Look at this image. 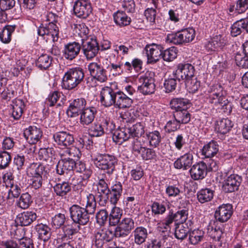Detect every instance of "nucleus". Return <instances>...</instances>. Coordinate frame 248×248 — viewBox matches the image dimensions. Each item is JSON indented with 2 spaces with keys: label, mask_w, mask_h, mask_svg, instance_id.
<instances>
[{
  "label": "nucleus",
  "mask_w": 248,
  "mask_h": 248,
  "mask_svg": "<svg viewBox=\"0 0 248 248\" xmlns=\"http://www.w3.org/2000/svg\"><path fill=\"white\" fill-rule=\"evenodd\" d=\"M58 16L56 14L50 12L47 16V19L49 21L47 24H43L38 27L37 33L39 35L45 38L46 40H52L54 42L58 41L59 39V29L56 24L57 22Z\"/></svg>",
  "instance_id": "nucleus-1"
},
{
  "label": "nucleus",
  "mask_w": 248,
  "mask_h": 248,
  "mask_svg": "<svg viewBox=\"0 0 248 248\" xmlns=\"http://www.w3.org/2000/svg\"><path fill=\"white\" fill-rule=\"evenodd\" d=\"M94 165L99 170H107L108 175L112 174L115 170L117 159L112 155L97 154L91 156Z\"/></svg>",
  "instance_id": "nucleus-2"
},
{
  "label": "nucleus",
  "mask_w": 248,
  "mask_h": 248,
  "mask_svg": "<svg viewBox=\"0 0 248 248\" xmlns=\"http://www.w3.org/2000/svg\"><path fill=\"white\" fill-rule=\"evenodd\" d=\"M84 78L83 70L79 67L69 69L62 78V87L63 88L70 90L75 88Z\"/></svg>",
  "instance_id": "nucleus-3"
},
{
  "label": "nucleus",
  "mask_w": 248,
  "mask_h": 248,
  "mask_svg": "<svg viewBox=\"0 0 248 248\" xmlns=\"http://www.w3.org/2000/svg\"><path fill=\"white\" fill-rule=\"evenodd\" d=\"M148 142H145L143 139H136L132 142V151L134 154L140 155L144 160L154 159L156 157L155 151L152 149L147 148Z\"/></svg>",
  "instance_id": "nucleus-4"
},
{
  "label": "nucleus",
  "mask_w": 248,
  "mask_h": 248,
  "mask_svg": "<svg viewBox=\"0 0 248 248\" xmlns=\"http://www.w3.org/2000/svg\"><path fill=\"white\" fill-rule=\"evenodd\" d=\"M155 74L154 72L147 71L140 76L138 90L144 95L151 94L155 93Z\"/></svg>",
  "instance_id": "nucleus-5"
},
{
  "label": "nucleus",
  "mask_w": 248,
  "mask_h": 248,
  "mask_svg": "<svg viewBox=\"0 0 248 248\" xmlns=\"http://www.w3.org/2000/svg\"><path fill=\"white\" fill-rule=\"evenodd\" d=\"M195 37V30L192 28L182 30L175 33L168 34L167 40L175 45L189 43Z\"/></svg>",
  "instance_id": "nucleus-6"
},
{
  "label": "nucleus",
  "mask_w": 248,
  "mask_h": 248,
  "mask_svg": "<svg viewBox=\"0 0 248 248\" xmlns=\"http://www.w3.org/2000/svg\"><path fill=\"white\" fill-rule=\"evenodd\" d=\"M98 182L97 183V190L99 194L98 198L99 199L98 202L101 206H105L108 199V195L110 192L108 183L109 179L106 173L100 174L98 177Z\"/></svg>",
  "instance_id": "nucleus-7"
},
{
  "label": "nucleus",
  "mask_w": 248,
  "mask_h": 248,
  "mask_svg": "<svg viewBox=\"0 0 248 248\" xmlns=\"http://www.w3.org/2000/svg\"><path fill=\"white\" fill-rule=\"evenodd\" d=\"M70 217L74 221L73 224L86 225L89 221L90 215L85 208L74 204L70 208Z\"/></svg>",
  "instance_id": "nucleus-8"
},
{
  "label": "nucleus",
  "mask_w": 248,
  "mask_h": 248,
  "mask_svg": "<svg viewBox=\"0 0 248 248\" xmlns=\"http://www.w3.org/2000/svg\"><path fill=\"white\" fill-rule=\"evenodd\" d=\"M23 134L29 143L33 145L30 148V152L34 153L36 150L34 144L40 141L43 137L42 130L36 125H30L24 130Z\"/></svg>",
  "instance_id": "nucleus-9"
},
{
  "label": "nucleus",
  "mask_w": 248,
  "mask_h": 248,
  "mask_svg": "<svg viewBox=\"0 0 248 248\" xmlns=\"http://www.w3.org/2000/svg\"><path fill=\"white\" fill-rule=\"evenodd\" d=\"M206 101L214 106L220 108L227 115H229L232 111V103L230 102L226 95L207 96Z\"/></svg>",
  "instance_id": "nucleus-10"
},
{
  "label": "nucleus",
  "mask_w": 248,
  "mask_h": 248,
  "mask_svg": "<svg viewBox=\"0 0 248 248\" xmlns=\"http://www.w3.org/2000/svg\"><path fill=\"white\" fill-rule=\"evenodd\" d=\"M81 49L86 58L90 60L96 56L100 47L96 38L91 37L81 42Z\"/></svg>",
  "instance_id": "nucleus-11"
},
{
  "label": "nucleus",
  "mask_w": 248,
  "mask_h": 248,
  "mask_svg": "<svg viewBox=\"0 0 248 248\" xmlns=\"http://www.w3.org/2000/svg\"><path fill=\"white\" fill-rule=\"evenodd\" d=\"M135 227L134 221L132 217H126L122 219L115 228L114 232L116 238L127 236Z\"/></svg>",
  "instance_id": "nucleus-12"
},
{
  "label": "nucleus",
  "mask_w": 248,
  "mask_h": 248,
  "mask_svg": "<svg viewBox=\"0 0 248 248\" xmlns=\"http://www.w3.org/2000/svg\"><path fill=\"white\" fill-rule=\"evenodd\" d=\"M88 69L91 76L100 82H105L108 79L107 70L100 63L92 62L88 65Z\"/></svg>",
  "instance_id": "nucleus-13"
},
{
  "label": "nucleus",
  "mask_w": 248,
  "mask_h": 248,
  "mask_svg": "<svg viewBox=\"0 0 248 248\" xmlns=\"http://www.w3.org/2000/svg\"><path fill=\"white\" fill-rule=\"evenodd\" d=\"M76 165L75 160L70 157H62L57 165L56 171L60 175H67L71 177L73 174V168Z\"/></svg>",
  "instance_id": "nucleus-14"
},
{
  "label": "nucleus",
  "mask_w": 248,
  "mask_h": 248,
  "mask_svg": "<svg viewBox=\"0 0 248 248\" xmlns=\"http://www.w3.org/2000/svg\"><path fill=\"white\" fill-rule=\"evenodd\" d=\"M194 72V67L191 64L180 63L178 65L177 69L173 71V75H175L178 81L181 79L186 80L195 76Z\"/></svg>",
  "instance_id": "nucleus-15"
},
{
  "label": "nucleus",
  "mask_w": 248,
  "mask_h": 248,
  "mask_svg": "<svg viewBox=\"0 0 248 248\" xmlns=\"http://www.w3.org/2000/svg\"><path fill=\"white\" fill-rule=\"evenodd\" d=\"M118 91L112 88L106 86L102 88L100 92V102L105 107H109L115 105Z\"/></svg>",
  "instance_id": "nucleus-16"
},
{
  "label": "nucleus",
  "mask_w": 248,
  "mask_h": 248,
  "mask_svg": "<svg viewBox=\"0 0 248 248\" xmlns=\"http://www.w3.org/2000/svg\"><path fill=\"white\" fill-rule=\"evenodd\" d=\"M75 15L78 17L86 18L92 13L91 3L87 0H78L73 7Z\"/></svg>",
  "instance_id": "nucleus-17"
},
{
  "label": "nucleus",
  "mask_w": 248,
  "mask_h": 248,
  "mask_svg": "<svg viewBox=\"0 0 248 248\" xmlns=\"http://www.w3.org/2000/svg\"><path fill=\"white\" fill-rule=\"evenodd\" d=\"M115 237L111 230L100 229L94 232L93 242L97 248H101L105 242L111 241Z\"/></svg>",
  "instance_id": "nucleus-18"
},
{
  "label": "nucleus",
  "mask_w": 248,
  "mask_h": 248,
  "mask_svg": "<svg viewBox=\"0 0 248 248\" xmlns=\"http://www.w3.org/2000/svg\"><path fill=\"white\" fill-rule=\"evenodd\" d=\"M87 104L85 98L81 97L72 101L66 110V113L69 117H75L80 114L85 108Z\"/></svg>",
  "instance_id": "nucleus-19"
},
{
  "label": "nucleus",
  "mask_w": 248,
  "mask_h": 248,
  "mask_svg": "<svg viewBox=\"0 0 248 248\" xmlns=\"http://www.w3.org/2000/svg\"><path fill=\"white\" fill-rule=\"evenodd\" d=\"M53 138L61 148L70 147L75 141L74 136L69 132L60 131L54 133Z\"/></svg>",
  "instance_id": "nucleus-20"
},
{
  "label": "nucleus",
  "mask_w": 248,
  "mask_h": 248,
  "mask_svg": "<svg viewBox=\"0 0 248 248\" xmlns=\"http://www.w3.org/2000/svg\"><path fill=\"white\" fill-rule=\"evenodd\" d=\"M164 48L161 45L155 44L147 45L144 48L148 63H155L162 57Z\"/></svg>",
  "instance_id": "nucleus-21"
},
{
  "label": "nucleus",
  "mask_w": 248,
  "mask_h": 248,
  "mask_svg": "<svg viewBox=\"0 0 248 248\" xmlns=\"http://www.w3.org/2000/svg\"><path fill=\"white\" fill-rule=\"evenodd\" d=\"M242 182V178L236 174L229 176L223 182V190L226 193H231L238 190Z\"/></svg>",
  "instance_id": "nucleus-22"
},
{
  "label": "nucleus",
  "mask_w": 248,
  "mask_h": 248,
  "mask_svg": "<svg viewBox=\"0 0 248 248\" xmlns=\"http://www.w3.org/2000/svg\"><path fill=\"white\" fill-rule=\"evenodd\" d=\"M232 204H223L216 210L215 217L217 221L223 223L228 221L232 214Z\"/></svg>",
  "instance_id": "nucleus-23"
},
{
  "label": "nucleus",
  "mask_w": 248,
  "mask_h": 248,
  "mask_svg": "<svg viewBox=\"0 0 248 248\" xmlns=\"http://www.w3.org/2000/svg\"><path fill=\"white\" fill-rule=\"evenodd\" d=\"M208 168L207 164L203 161L197 163L191 167L189 170L191 177L194 180L203 179L207 174Z\"/></svg>",
  "instance_id": "nucleus-24"
},
{
  "label": "nucleus",
  "mask_w": 248,
  "mask_h": 248,
  "mask_svg": "<svg viewBox=\"0 0 248 248\" xmlns=\"http://www.w3.org/2000/svg\"><path fill=\"white\" fill-rule=\"evenodd\" d=\"M193 163V155L191 152H188L180 156L174 162V167L177 169L186 170L192 167Z\"/></svg>",
  "instance_id": "nucleus-25"
},
{
  "label": "nucleus",
  "mask_w": 248,
  "mask_h": 248,
  "mask_svg": "<svg viewBox=\"0 0 248 248\" xmlns=\"http://www.w3.org/2000/svg\"><path fill=\"white\" fill-rule=\"evenodd\" d=\"M80 49L81 45L78 43H69L65 46L63 56L67 60H72L78 55Z\"/></svg>",
  "instance_id": "nucleus-26"
},
{
  "label": "nucleus",
  "mask_w": 248,
  "mask_h": 248,
  "mask_svg": "<svg viewBox=\"0 0 248 248\" xmlns=\"http://www.w3.org/2000/svg\"><path fill=\"white\" fill-rule=\"evenodd\" d=\"M97 112L96 108L94 107L85 108L80 114V123L83 125L91 124L93 121Z\"/></svg>",
  "instance_id": "nucleus-27"
},
{
  "label": "nucleus",
  "mask_w": 248,
  "mask_h": 248,
  "mask_svg": "<svg viewBox=\"0 0 248 248\" xmlns=\"http://www.w3.org/2000/svg\"><path fill=\"white\" fill-rule=\"evenodd\" d=\"M219 146L217 141L212 140L205 144L202 149V155L204 158H212L218 152Z\"/></svg>",
  "instance_id": "nucleus-28"
},
{
  "label": "nucleus",
  "mask_w": 248,
  "mask_h": 248,
  "mask_svg": "<svg viewBox=\"0 0 248 248\" xmlns=\"http://www.w3.org/2000/svg\"><path fill=\"white\" fill-rule=\"evenodd\" d=\"M114 107L119 108H129L133 104V99L121 91H118Z\"/></svg>",
  "instance_id": "nucleus-29"
},
{
  "label": "nucleus",
  "mask_w": 248,
  "mask_h": 248,
  "mask_svg": "<svg viewBox=\"0 0 248 248\" xmlns=\"http://www.w3.org/2000/svg\"><path fill=\"white\" fill-rule=\"evenodd\" d=\"M193 225L192 219L188 220L186 223L178 224L175 228V236L178 239H184L190 232L191 227Z\"/></svg>",
  "instance_id": "nucleus-30"
},
{
  "label": "nucleus",
  "mask_w": 248,
  "mask_h": 248,
  "mask_svg": "<svg viewBox=\"0 0 248 248\" xmlns=\"http://www.w3.org/2000/svg\"><path fill=\"white\" fill-rule=\"evenodd\" d=\"M36 215L33 212H24L16 217V221L21 226H28L36 219Z\"/></svg>",
  "instance_id": "nucleus-31"
},
{
  "label": "nucleus",
  "mask_w": 248,
  "mask_h": 248,
  "mask_svg": "<svg viewBox=\"0 0 248 248\" xmlns=\"http://www.w3.org/2000/svg\"><path fill=\"white\" fill-rule=\"evenodd\" d=\"M127 127H122L115 130L113 133V140L114 142L121 144L130 138Z\"/></svg>",
  "instance_id": "nucleus-32"
},
{
  "label": "nucleus",
  "mask_w": 248,
  "mask_h": 248,
  "mask_svg": "<svg viewBox=\"0 0 248 248\" xmlns=\"http://www.w3.org/2000/svg\"><path fill=\"white\" fill-rule=\"evenodd\" d=\"M205 232L199 229L190 230L188 234V242L192 245H198L204 239Z\"/></svg>",
  "instance_id": "nucleus-33"
},
{
  "label": "nucleus",
  "mask_w": 248,
  "mask_h": 248,
  "mask_svg": "<svg viewBox=\"0 0 248 248\" xmlns=\"http://www.w3.org/2000/svg\"><path fill=\"white\" fill-rule=\"evenodd\" d=\"M233 125L232 122L231 120L223 118L217 122L216 130L218 133L225 135L231 130Z\"/></svg>",
  "instance_id": "nucleus-34"
},
{
  "label": "nucleus",
  "mask_w": 248,
  "mask_h": 248,
  "mask_svg": "<svg viewBox=\"0 0 248 248\" xmlns=\"http://www.w3.org/2000/svg\"><path fill=\"white\" fill-rule=\"evenodd\" d=\"M11 106L12 109V117L15 120L19 119L22 116L25 108L24 102L21 99H15L12 101Z\"/></svg>",
  "instance_id": "nucleus-35"
},
{
  "label": "nucleus",
  "mask_w": 248,
  "mask_h": 248,
  "mask_svg": "<svg viewBox=\"0 0 248 248\" xmlns=\"http://www.w3.org/2000/svg\"><path fill=\"white\" fill-rule=\"evenodd\" d=\"M190 106V101L188 99L184 98H173L170 102V107L175 111L182 109H187L188 106Z\"/></svg>",
  "instance_id": "nucleus-36"
},
{
  "label": "nucleus",
  "mask_w": 248,
  "mask_h": 248,
  "mask_svg": "<svg viewBox=\"0 0 248 248\" xmlns=\"http://www.w3.org/2000/svg\"><path fill=\"white\" fill-rule=\"evenodd\" d=\"M134 242L138 245H141L145 242L148 236L147 230L142 226L137 227L133 232Z\"/></svg>",
  "instance_id": "nucleus-37"
},
{
  "label": "nucleus",
  "mask_w": 248,
  "mask_h": 248,
  "mask_svg": "<svg viewBox=\"0 0 248 248\" xmlns=\"http://www.w3.org/2000/svg\"><path fill=\"white\" fill-rule=\"evenodd\" d=\"M113 18L115 23L120 27H124L130 24L131 19L123 11H118L114 13Z\"/></svg>",
  "instance_id": "nucleus-38"
},
{
  "label": "nucleus",
  "mask_w": 248,
  "mask_h": 248,
  "mask_svg": "<svg viewBox=\"0 0 248 248\" xmlns=\"http://www.w3.org/2000/svg\"><path fill=\"white\" fill-rule=\"evenodd\" d=\"M191 115L187 109L178 110L173 112V117L179 123L186 124L191 119Z\"/></svg>",
  "instance_id": "nucleus-39"
},
{
  "label": "nucleus",
  "mask_w": 248,
  "mask_h": 248,
  "mask_svg": "<svg viewBox=\"0 0 248 248\" xmlns=\"http://www.w3.org/2000/svg\"><path fill=\"white\" fill-rule=\"evenodd\" d=\"M207 233L214 240L219 241L223 234V231L222 228L218 225V222L216 221L213 225L208 226Z\"/></svg>",
  "instance_id": "nucleus-40"
},
{
  "label": "nucleus",
  "mask_w": 248,
  "mask_h": 248,
  "mask_svg": "<svg viewBox=\"0 0 248 248\" xmlns=\"http://www.w3.org/2000/svg\"><path fill=\"white\" fill-rule=\"evenodd\" d=\"M214 194V190L208 188H203L198 192L197 198L199 202L203 203L211 201Z\"/></svg>",
  "instance_id": "nucleus-41"
},
{
  "label": "nucleus",
  "mask_w": 248,
  "mask_h": 248,
  "mask_svg": "<svg viewBox=\"0 0 248 248\" xmlns=\"http://www.w3.org/2000/svg\"><path fill=\"white\" fill-rule=\"evenodd\" d=\"M16 25H6L0 32V39L4 43H8L11 41L12 33L15 31Z\"/></svg>",
  "instance_id": "nucleus-42"
},
{
  "label": "nucleus",
  "mask_w": 248,
  "mask_h": 248,
  "mask_svg": "<svg viewBox=\"0 0 248 248\" xmlns=\"http://www.w3.org/2000/svg\"><path fill=\"white\" fill-rule=\"evenodd\" d=\"M53 188L57 195L63 197L71 191V186L68 182L64 181L56 184Z\"/></svg>",
  "instance_id": "nucleus-43"
},
{
  "label": "nucleus",
  "mask_w": 248,
  "mask_h": 248,
  "mask_svg": "<svg viewBox=\"0 0 248 248\" xmlns=\"http://www.w3.org/2000/svg\"><path fill=\"white\" fill-rule=\"evenodd\" d=\"M32 202L31 195L26 192L21 194L19 198L16 200V205L20 208L26 209L30 207Z\"/></svg>",
  "instance_id": "nucleus-44"
},
{
  "label": "nucleus",
  "mask_w": 248,
  "mask_h": 248,
  "mask_svg": "<svg viewBox=\"0 0 248 248\" xmlns=\"http://www.w3.org/2000/svg\"><path fill=\"white\" fill-rule=\"evenodd\" d=\"M74 167L77 172L82 174L81 177H82L83 180L88 179L93 173L92 170L89 167H87L85 163L80 161L76 163Z\"/></svg>",
  "instance_id": "nucleus-45"
},
{
  "label": "nucleus",
  "mask_w": 248,
  "mask_h": 248,
  "mask_svg": "<svg viewBox=\"0 0 248 248\" xmlns=\"http://www.w3.org/2000/svg\"><path fill=\"white\" fill-rule=\"evenodd\" d=\"M45 167L42 164H31L28 170V173L31 176L43 177L46 172Z\"/></svg>",
  "instance_id": "nucleus-46"
},
{
  "label": "nucleus",
  "mask_w": 248,
  "mask_h": 248,
  "mask_svg": "<svg viewBox=\"0 0 248 248\" xmlns=\"http://www.w3.org/2000/svg\"><path fill=\"white\" fill-rule=\"evenodd\" d=\"M123 214V210L119 207H114L109 216V224L111 226H116L120 222V219Z\"/></svg>",
  "instance_id": "nucleus-47"
},
{
  "label": "nucleus",
  "mask_w": 248,
  "mask_h": 248,
  "mask_svg": "<svg viewBox=\"0 0 248 248\" xmlns=\"http://www.w3.org/2000/svg\"><path fill=\"white\" fill-rule=\"evenodd\" d=\"M127 128L128 130L130 137H137L138 138V139L140 140L139 137H141L144 133V126L140 123H136ZM142 139L144 140V137L140 138V139Z\"/></svg>",
  "instance_id": "nucleus-48"
},
{
  "label": "nucleus",
  "mask_w": 248,
  "mask_h": 248,
  "mask_svg": "<svg viewBox=\"0 0 248 248\" xmlns=\"http://www.w3.org/2000/svg\"><path fill=\"white\" fill-rule=\"evenodd\" d=\"M0 93L2 100L6 102L9 101L16 95V87L14 85L9 84L2 89Z\"/></svg>",
  "instance_id": "nucleus-49"
},
{
  "label": "nucleus",
  "mask_w": 248,
  "mask_h": 248,
  "mask_svg": "<svg viewBox=\"0 0 248 248\" xmlns=\"http://www.w3.org/2000/svg\"><path fill=\"white\" fill-rule=\"evenodd\" d=\"M39 238L44 241H47L51 236L50 228L46 225L40 224L36 226Z\"/></svg>",
  "instance_id": "nucleus-50"
},
{
  "label": "nucleus",
  "mask_w": 248,
  "mask_h": 248,
  "mask_svg": "<svg viewBox=\"0 0 248 248\" xmlns=\"http://www.w3.org/2000/svg\"><path fill=\"white\" fill-rule=\"evenodd\" d=\"M55 151L53 148H44L40 149L38 152L40 160L51 162L55 155Z\"/></svg>",
  "instance_id": "nucleus-51"
},
{
  "label": "nucleus",
  "mask_w": 248,
  "mask_h": 248,
  "mask_svg": "<svg viewBox=\"0 0 248 248\" xmlns=\"http://www.w3.org/2000/svg\"><path fill=\"white\" fill-rule=\"evenodd\" d=\"M52 58L47 54H42L38 59L36 64L41 69H46L51 64Z\"/></svg>",
  "instance_id": "nucleus-52"
},
{
  "label": "nucleus",
  "mask_w": 248,
  "mask_h": 248,
  "mask_svg": "<svg viewBox=\"0 0 248 248\" xmlns=\"http://www.w3.org/2000/svg\"><path fill=\"white\" fill-rule=\"evenodd\" d=\"M75 31L78 36L80 38L81 42L91 38L88 36L89 30L84 23L76 24Z\"/></svg>",
  "instance_id": "nucleus-53"
},
{
  "label": "nucleus",
  "mask_w": 248,
  "mask_h": 248,
  "mask_svg": "<svg viewBox=\"0 0 248 248\" xmlns=\"http://www.w3.org/2000/svg\"><path fill=\"white\" fill-rule=\"evenodd\" d=\"M62 96V93L58 91H54L48 95L46 100V104L49 107H52L56 104L57 106H61V103L59 102Z\"/></svg>",
  "instance_id": "nucleus-54"
},
{
  "label": "nucleus",
  "mask_w": 248,
  "mask_h": 248,
  "mask_svg": "<svg viewBox=\"0 0 248 248\" xmlns=\"http://www.w3.org/2000/svg\"><path fill=\"white\" fill-rule=\"evenodd\" d=\"M185 84L190 93H195L200 88L201 82L196 77L194 76L186 80Z\"/></svg>",
  "instance_id": "nucleus-55"
},
{
  "label": "nucleus",
  "mask_w": 248,
  "mask_h": 248,
  "mask_svg": "<svg viewBox=\"0 0 248 248\" xmlns=\"http://www.w3.org/2000/svg\"><path fill=\"white\" fill-rule=\"evenodd\" d=\"M147 142L152 147H156L161 141V137L158 131H154L146 134Z\"/></svg>",
  "instance_id": "nucleus-56"
},
{
  "label": "nucleus",
  "mask_w": 248,
  "mask_h": 248,
  "mask_svg": "<svg viewBox=\"0 0 248 248\" xmlns=\"http://www.w3.org/2000/svg\"><path fill=\"white\" fill-rule=\"evenodd\" d=\"M246 22L243 19L237 21L233 24L231 27V34L233 37L240 35L242 32V29L245 30Z\"/></svg>",
  "instance_id": "nucleus-57"
},
{
  "label": "nucleus",
  "mask_w": 248,
  "mask_h": 248,
  "mask_svg": "<svg viewBox=\"0 0 248 248\" xmlns=\"http://www.w3.org/2000/svg\"><path fill=\"white\" fill-rule=\"evenodd\" d=\"M207 96L226 95V91L224 87L219 83H217L211 86L208 90Z\"/></svg>",
  "instance_id": "nucleus-58"
},
{
  "label": "nucleus",
  "mask_w": 248,
  "mask_h": 248,
  "mask_svg": "<svg viewBox=\"0 0 248 248\" xmlns=\"http://www.w3.org/2000/svg\"><path fill=\"white\" fill-rule=\"evenodd\" d=\"M177 80L178 78L175 75H173L167 79L165 80L164 87L166 93H170L174 91L177 86Z\"/></svg>",
  "instance_id": "nucleus-59"
},
{
  "label": "nucleus",
  "mask_w": 248,
  "mask_h": 248,
  "mask_svg": "<svg viewBox=\"0 0 248 248\" xmlns=\"http://www.w3.org/2000/svg\"><path fill=\"white\" fill-rule=\"evenodd\" d=\"M99 123L102 128H103L105 133L109 134L113 133L115 128V124L113 121H111L108 118H103Z\"/></svg>",
  "instance_id": "nucleus-60"
},
{
  "label": "nucleus",
  "mask_w": 248,
  "mask_h": 248,
  "mask_svg": "<svg viewBox=\"0 0 248 248\" xmlns=\"http://www.w3.org/2000/svg\"><path fill=\"white\" fill-rule=\"evenodd\" d=\"M177 50L175 47H171L162 51V58L165 61L170 62L177 57Z\"/></svg>",
  "instance_id": "nucleus-61"
},
{
  "label": "nucleus",
  "mask_w": 248,
  "mask_h": 248,
  "mask_svg": "<svg viewBox=\"0 0 248 248\" xmlns=\"http://www.w3.org/2000/svg\"><path fill=\"white\" fill-rule=\"evenodd\" d=\"M174 214L175 222H177L179 224L186 223L190 219L188 218V211L186 209L178 210Z\"/></svg>",
  "instance_id": "nucleus-62"
},
{
  "label": "nucleus",
  "mask_w": 248,
  "mask_h": 248,
  "mask_svg": "<svg viewBox=\"0 0 248 248\" xmlns=\"http://www.w3.org/2000/svg\"><path fill=\"white\" fill-rule=\"evenodd\" d=\"M96 202L94 196L92 194H89L87 197V204L85 210L91 215L94 213L96 209Z\"/></svg>",
  "instance_id": "nucleus-63"
},
{
  "label": "nucleus",
  "mask_w": 248,
  "mask_h": 248,
  "mask_svg": "<svg viewBox=\"0 0 248 248\" xmlns=\"http://www.w3.org/2000/svg\"><path fill=\"white\" fill-rule=\"evenodd\" d=\"M11 161V156L6 151L0 152V169L7 168Z\"/></svg>",
  "instance_id": "nucleus-64"
}]
</instances>
